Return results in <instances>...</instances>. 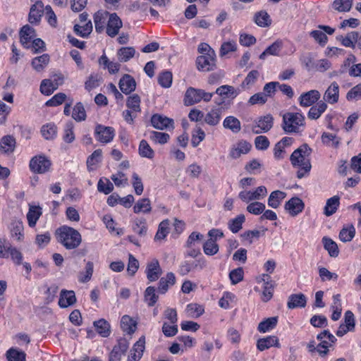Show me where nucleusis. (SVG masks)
<instances>
[{"label": "nucleus", "mask_w": 361, "mask_h": 361, "mask_svg": "<svg viewBox=\"0 0 361 361\" xmlns=\"http://www.w3.org/2000/svg\"><path fill=\"white\" fill-rule=\"evenodd\" d=\"M311 149L307 145H302L291 154L290 160L294 167L298 168L297 177L302 178L307 176L312 168L310 163Z\"/></svg>", "instance_id": "f257e3e1"}, {"label": "nucleus", "mask_w": 361, "mask_h": 361, "mask_svg": "<svg viewBox=\"0 0 361 361\" xmlns=\"http://www.w3.org/2000/svg\"><path fill=\"white\" fill-rule=\"evenodd\" d=\"M57 241L67 250H73L79 247L82 243V236L76 229L62 226L55 233Z\"/></svg>", "instance_id": "f03ea898"}, {"label": "nucleus", "mask_w": 361, "mask_h": 361, "mask_svg": "<svg viewBox=\"0 0 361 361\" xmlns=\"http://www.w3.org/2000/svg\"><path fill=\"white\" fill-rule=\"evenodd\" d=\"M305 116L302 114L287 112L283 116V129L289 133H299L305 128Z\"/></svg>", "instance_id": "7ed1b4c3"}, {"label": "nucleus", "mask_w": 361, "mask_h": 361, "mask_svg": "<svg viewBox=\"0 0 361 361\" xmlns=\"http://www.w3.org/2000/svg\"><path fill=\"white\" fill-rule=\"evenodd\" d=\"M213 93L206 92L200 89H195L189 87L185 94L184 102L186 105H192L201 102H209L212 97Z\"/></svg>", "instance_id": "20e7f679"}, {"label": "nucleus", "mask_w": 361, "mask_h": 361, "mask_svg": "<svg viewBox=\"0 0 361 361\" xmlns=\"http://www.w3.org/2000/svg\"><path fill=\"white\" fill-rule=\"evenodd\" d=\"M267 195V189L261 185L253 190H243L238 194V197L245 203L258 202L263 200Z\"/></svg>", "instance_id": "39448f33"}, {"label": "nucleus", "mask_w": 361, "mask_h": 361, "mask_svg": "<svg viewBox=\"0 0 361 361\" xmlns=\"http://www.w3.org/2000/svg\"><path fill=\"white\" fill-rule=\"evenodd\" d=\"M51 166V161L44 156L34 157L30 161V169L35 173H44Z\"/></svg>", "instance_id": "423d86ee"}, {"label": "nucleus", "mask_w": 361, "mask_h": 361, "mask_svg": "<svg viewBox=\"0 0 361 361\" xmlns=\"http://www.w3.org/2000/svg\"><path fill=\"white\" fill-rule=\"evenodd\" d=\"M95 138L102 144L111 142L115 136V130L112 127L97 125L94 130Z\"/></svg>", "instance_id": "0eeeda50"}, {"label": "nucleus", "mask_w": 361, "mask_h": 361, "mask_svg": "<svg viewBox=\"0 0 361 361\" xmlns=\"http://www.w3.org/2000/svg\"><path fill=\"white\" fill-rule=\"evenodd\" d=\"M152 126L159 130H173L174 128V121L165 116L156 114L151 118Z\"/></svg>", "instance_id": "6e6552de"}, {"label": "nucleus", "mask_w": 361, "mask_h": 361, "mask_svg": "<svg viewBox=\"0 0 361 361\" xmlns=\"http://www.w3.org/2000/svg\"><path fill=\"white\" fill-rule=\"evenodd\" d=\"M128 347L129 343L126 339H119L109 355V361H121Z\"/></svg>", "instance_id": "1a4fd4ad"}, {"label": "nucleus", "mask_w": 361, "mask_h": 361, "mask_svg": "<svg viewBox=\"0 0 361 361\" xmlns=\"http://www.w3.org/2000/svg\"><path fill=\"white\" fill-rule=\"evenodd\" d=\"M123 23L121 18L115 13H109L106 26V34L111 37H115L122 27Z\"/></svg>", "instance_id": "9d476101"}, {"label": "nucleus", "mask_w": 361, "mask_h": 361, "mask_svg": "<svg viewBox=\"0 0 361 361\" xmlns=\"http://www.w3.org/2000/svg\"><path fill=\"white\" fill-rule=\"evenodd\" d=\"M325 103L329 104H336L339 100V85L334 81L327 87L323 95Z\"/></svg>", "instance_id": "9b49d317"}, {"label": "nucleus", "mask_w": 361, "mask_h": 361, "mask_svg": "<svg viewBox=\"0 0 361 361\" xmlns=\"http://www.w3.org/2000/svg\"><path fill=\"white\" fill-rule=\"evenodd\" d=\"M318 28L319 30H312L310 35L316 42L324 46L327 42L328 39L326 34L324 32L329 35H332L335 30L328 25H319Z\"/></svg>", "instance_id": "f8f14e48"}, {"label": "nucleus", "mask_w": 361, "mask_h": 361, "mask_svg": "<svg viewBox=\"0 0 361 361\" xmlns=\"http://www.w3.org/2000/svg\"><path fill=\"white\" fill-rule=\"evenodd\" d=\"M321 97V94L318 90H312L302 93L298 99L299 104L302 107H308L313 105Z\"/></svg>", "instance_id": "ddd939ff"}, {"label": "nucleus", "mask_w": 361, "mask_h": 361, "mask_svg": "<svg viewBox=\"0 0 361 361\" xmlns=\"http://www.w3.org/2000/svg\"><path fill=\"white\" fill-rule=\"evenodd\" d=\"M284 207L290 216H295L302 212L305 204L300 198L294 197L286 202Z\"/></svg>", "instance_id": "4468645a"}, {"label": "nucleus", "mask_w": 361, "mask_h": 361, "mask_svg": "<svg viewBox=\"0 0 361 361\" xmlns=\"http://www.w3.org/2000/svg\"><path fill=\"white\" fill-rule=\"evenodd\" d=\"M273 121L274 118L270 114L259 118L253 126V131L257 134L269 131L273 126Z\"/></svg>", "instance_id": "2eb2a0df"}, {"label": "nucleus", "mask_w": 361, "mask_h": 361, "mask_svg": "<svg viewBox=\"0 0 361 361\" xmlns=\"http://www.w3.org/2000/svg\"><path fill=\"white\" fill-rule=\"evenodd\" d=\"M145 348V338L142 336L133 345L128 357V361H139L142 355Z\"/></svg>", "instance_id": "dca6fc26"}, {"label": "nucleus", "mask_w": 361, "mask_h": 361, "mask_svg": "<svg viewBox=\"0 0 361 361\" xmlns=\"http://www.w3.org/2000/svg\"><path fill=\"white\" fill-rule=\"evenodd\" d=\"M197 66L202 71H209L215 66V54L201 55L197 58Z\"/></svg>", "instance_id": "f3484780"}, {"label": "nucleus", "mask_w": 361, "mask_h": 361, "mask_svg": "<svg viewBox=\"0 0 361 361\" xmlns=\"http://www.w3.org/2000/svg\"><path fill=\"white\" fill-rule=\"evenodd\" d=\"M251 149V145L247 141L242 140L233 145L229 152L232 159H238L243 154H247Z\"/></svg>", "instance_id": "a211bd4d"}, {"label": "nucleus", "mask_w": 361, "mask_h": 361, "mask_svg": "<svg viewBox=\"0 0 361 361\" xmlns=\"http://www.w3.org/2000/svg\"><path fill=\"white\" fill-rule=\"evenodd\" d=\"M119 88L125 94H129L136 88L135 79L128 74H125L119 80Z\"/></svg>", "instance_id": "6ab92c4d"}, {"label": "nucleus", "mask_w": 361, "mask_h": 361, "mask_svg": "<svg viewBox=\"0 0 361 361\" xmlns=\"http://www.w3.org/2000/svg\"><path fill=\"white\" fill-rule=\"evenodd\" d=\"M161 269L157 259H154L147 264L146 268V274L149 281H157L161 276Z\"/></svg>", "instance_id": "aec40b11"}, {"label": "nucleus", "mask_w": 361, "mask_h": 361, "mask_svg": "<svg viewBox=\"0 0 361 361\" xmlns=\"http://www.w3.org/2000/svg\"><path fill=\"white\" fill-rule=\"evenodd\" d=\"M36 35L33 27L29 25H24L20 32V42L27 49L30 47V42L35 39Z\"/></svg>", "instance_id": "412c9836"}, {"label": "nucleus", "mask_w": 361, "mask_h": 361, "mask_svg": "<svg viewBox=\"0 0 361 361\" xmlns=\"http://www.w3.org/2000/svg\"><path fill=\"white\" fill-rule=\"evenodd\" d=\"M76 302L75 294L73 290H62L60 293L59 305L61 308H66L74 305Z\"/></svg>", "instance_id": "4be33fe9"}, {"label": "nucleus", "mask_w": 361, "mask_h": 361, "mask_svg": "<svg viewBox=\"0 0 361 361\" xmlns=\"http://www.w3.org/2000/svg\"><path fill=\"white\" fill-rule=\"evenodd\" d=\"M109 13L105 11H99L94 16L95 30L97 32H102L106 28Z\"/></svg>", "instance_id": "5701e85b"}, {"label": "nucleus", "mask_w": 361, "mask_h": 361, "mask_svg": "<svg viewBox=\"0 0 361 361\" xmlns=\"http://www.w3.org/2000/svg\"><path fill=\"white\" fill-rule=\"evenodd\" d=\"M261 280L264 281L263 291L262 294V300L264 302H267L273 296L274 285L273 282L270 281L269 274H263L261 276Z\"/></svg>", "instance_id": "b1692460"}, {"label": "nucleus", "mask_w": 361, "mask_h": 361, "mask_svg": "<svg viewBox=\"0 0 361 361\" xmlns=\"http://www.w3.org/2000/svg\"><path fill=\"white\" fill-rule=\"evenodd\" d=\"M44 4L42 2L35 3L30 8L28 20L31 24H37L43 14Z\"/></svg>", "instance_id": "393cba45"}, {"label": "nucleus", "mask_w": 361, "mask_h": 361, "mask_svg": "<svg viewBox=\"0 0 361 361\" xmlns=\"http://www.w3.org/2000/svg\"><path fill=\"white\" fill-rule=\"evenodd\" d=\"M280 347L279 341L274 336H269L262 338H259L257 342V348L260 351H264L271 347Z\"/></svg>", "instance_id": "a878e982"}, {"label": "nucleus", "mask_w": 361, "mask_h": 361, "mask_svg": "<svg viewBox=\"0 0 361 361\" xmlns=\"http://www.w3.org/2000/svg\"><path fill=\"white\" fill-rule=\"evenodd\" d=\"M133 231L139 236H145L147 232V220L145 217H135L132 221Z\"/></svg>", "instance_id": "bb28decb"}, {"label": "nucleus", "mask_w": 361, "mask_h": 361, "mask_svg": "<svg viewBox=\"0 0 361 361\" xmlns=\"http://www.w3.org/2000/svg\"><path fill=\"white\" fill-rule=\"evenodd\" d=\"M215 93L224 98L234 99L240 93V90L231 85H224L218 87Z\"/></svg>", "instance_id": "cd10ccee"}, {"label": "nucleus", "mask_w": 361, "mask_h": 361, "mask_svg": "<svg viewBox=\"0 0 361 361\" xmlns=\"http://www.w3.org/2000/svg\"><path fill=\"white\" fill-rule=\"evenodd\" d=\"M340 205V197L334 195L329 198L324 207V214L326 216H330L335 214L338 210Z\"/></svg>", "instance_id": "c85d7f7f"}, {"label": "nucleus", "mask_w": 361, "mask_h": 361, "mask_svg": "<svg viewBox=\"0 0 361 361\" xmlns=\"http://www.w3.org/2000/svg\"><path fill=\"white\" fill-rule=\"evenodd\" d=\"M99 64L104 69H107L110 74L118 73L121 66L118 62L109 61L104 54L99 59Z\"/></svg>", "instance_id": "c756f323"}, {"label": "nucleus", "mask_w": 361, "mask_h": 361, "mask_svg": "<svg viewBox=\"0 0 361 361\" xmlns=\"http://www.w3.org/2000/svg\"><path fill=\"white\" fill-rule=\"evenodd\" d=\"M286 197V193L281 190H274L271 192L268 198V206L273 208H278Z\"/></svg>", "instance_id": "7c9ffc66"}, {"label": "nucleus", "mask_w": 361, "mask_h": 361, "mask_svg": "<svg viewBox=\"0 0 361 361\" xmlns=\"http://www.w3.org/2000/svg\"><path fill=\"white\" fill-rule=\"evenodd\" d=\"M306 303L307 298L304 294H292L289 296L287 306L289 309L305 307Z\"/></svg>", "instance_id": "2f4dec72"}, {"label": "nucleus", "mask_w": 361, "mask_h": 361, "mask_svg": "<svg viewBox=\"0 0 361 361\" xmlns=\"http://www.w3.org/2000/svg\"><path fill=\"white\" fill-rule=\"evenodd\" d=\"M337 39L343 46L355 49L357 47V32L352 31L348 32L345 36H338Z\"/></svg>", "instance_id": "473e14b6"}, {"label": "nucleus", "mask_w": 361, "mask_h": 361, "mask_svg": "<svg viewBox=\"0 0 361 361\" xmlns=\"http://www.w3.org/2000/svg\"><path fill=\"white\" fill-rule=\"evenodd\" d=\"M222 111L219 108L212 109L204 116V122L212 126H216L219 123L221 116Z\"/></svg>", "instance_id": "72a5a7b5"}, {"label": "nucleus", "mask_w": 361, "mask_h": 361, "mask_svg": "<svg viewBox=\"0 0 361 361\" xmlns=\"http://www.w3.org/2000/svg\"><path fill=\"white\" fill-rule=\"evenodd\" d=\"M327 107V104L324 102L320 101L317 102V104L310 107L307 114L308 118L312 120L318 119L326 111Z\"/></svg>", "instance_id": "f704fd0d"}, {"label": "nucleus", "mask_w": 361, "mask_h": 361, "mask_svg": "<svg viewBox=\"0 0 361 361\" xmlns=\"http://www.w3.org/2000/svg\"><path fill=\"white\" fill-rule=\"evenodd\" d=\"M102 160V149L94 150L87 159V168L89 171H94L97 169L99 164Z\"/></svg>", "instance_id": "c9c22d12"}, {"label": "nucleus", "mask_w": 361, "mask_h": 361, "mask_svg": "<svg viewBox=\"0 0 361 361\" xmlns=\"http://www.w3.org/2000/svg\"><path fill=\"white\" fill-rule=\"evenodd\" d=\"M152 211L151 202L149 198L139 199L133 206L135 214H149Z\"/></svg>", "instance_id": "e433bc0d"}, {"label": "nucleus", "mask_w": 361, "mask_h": 361, "mask_svg": "<svg viewBox=\"0 0 361 361\" xmlns=\"http://www.w3.org/2000/svg\"><path fill=\"white\" fill-rule=\"evenodd\" d=\"M322 142L327 146L334 149H337L341 143V139L336 135L324 132L321 137Z\"/></svg>", "instance_id": "4c0bfd02"}, {"label": "nucleus", "mask_w": 361, "mask_h": 361, "mask_svg": "<svg viewBox=\"0 0 361 361\" xmlns=\"http://www.w3.org/2000/svg\"><path fill=\"white\" fill-rule=\"evenodd\" d=\"M176 283V277L173 273L169 272L166 276L161 278L159 283V291L164 294L165 293L170 286H173Z\"/></svg>", "instance_id": "58836bf2"}, {"label": "nucleus", "mask_w": 361, "mask_h": 361, "mask_svg": "<svg viewBox=\"0 0 361 361\" xmlns=\"http://www.w3.org/2000/svg\"><path fill=\"white\" fill-rule=\"evenodd\" d=\"M11 235L13 238L18 241H23L24 239V226L22 221H15L11 226Z\"/></svg>", "instance_id": "ea45409f"}, {"label": "nucleus", "mask_w": 361, "mask_h": 361, "mask_svg": "<svg viewBox=\"0 0 361 361\" xmlns=\"http://www.w3.org/2000/svg\"><path fill=\"white\" fill-rule=\"evenodd\" d=\"M137 322L128 315H124L121 320V327L122 330L128 334H132L136 330Z\"/></svg>", "instance_id": "a19ab883"}, {"label": "nucleus", "mask_w": 361, "mask_h": 361, "mask_svg": "<svg viewBox=\"0 0 361 361\" xmlns=\"http://www.w3.org/2000/svg\"><path fill=\"white\" fill-rule=\"evenodd\" d=\"M42 215V209L39 207L31 206L27 214V223L30 227L35 226L38 219Z\"/></svg>", "instance_id": "79ce46f5"}, {"label": "nucleus", "mask_w": 361, "mask_h": 361, "mask_svg": "<svg viewBox=\"0 0 361 361\" xmlns=\"http://www.w3.org/2000/svg\"><path fill=\"white\" fill-rule=\"evenodd\" d=\"M254 22L259 27H266L271 25V19L268 13L265 11L257 12L254 16Z\"/></svg>", "instance_id": "37998d69"}, {"label": "nucleus", "mask_w": 361, "mask_h": 361, "mask_svg": "<svg viewBox=\"0 0 361 361\" xmlns=\"http://www.w3.org/2000/svg\"><path fill=\"white\" fill-rule=\"evenodd\" d=\"M322 243L324 249L328 252L331 257H336L338 255L339 250L338 245L332 239L324 236L322 238Z\"/></svg>", "instance_id": "c03bdc74"}, {"label": "nucleus", "mask_w": 361, "mask_h": 361, "mask_svg": "<svg viewBox=\"0 0 361 361\" xmlns=\"http://www.w3.org/2000/svg\"><path fill=\"white\" fill-rule=\"evenodd\" d=\"M8 361H26V354L16 348H11L6 353Z\"/></svg>", "instance_id": "a18cd8bd"}, {"label": "nucleus", "mask_w": 361, "mask_h": 361, "mask_svg": "<svg viewBox=\"0 0 361 361\" xmlns=\"http://www.w3.org/2000/svg\"><path fill=\"white\" fill-rule=\"evenodd\" d=\"M331 309L332 310L331 319L334 321L338 320L342 312L341 295L339 294L333 296V302Z\"/></svg>", "instance_id": "49530a36"}, {"label": "nucleus", "mask_w": 361, "mask_h": 361, "mask_svg": "<svg viewBox=\"0 0 361 361\" xmlns=\"http://www.w3.org/2000/svg\"><path fill=\"white\" fill-rule=\"evenodd\" d=\"M317 338L320 341L319 344L326 346L328 349L336 341L335 336L328 330L319 334Z\"/></svg>", "instance_id": "de8ad7c7"}, {"label": "nucleus", "mask_w": 361, "mask_h": 361, "mask_svg": "<svg viewBox=\"0 0 361 361\" xmlns=\"http://www.w3.org/2000/svg\"><path fill=\"white\" fill-rule=\"evenodd\" d=\"M170 221L168 219L162 221L158 227V230L154 236V240L160 242L166 238L169 233Z\"/></svg>", "instance_id": "09e8293b"}, {"label": "nucleus", "mask_w": 361, "mask_h": 361, "mask_svg": "<svg viewBox=\"0 0 361 361\" xmlns=\"http://www.w3.org/2000/svg\"><path fill=\"white\" fill-rule=\"evenodd\" d=\"M282 48L281 41H276L269 47H268L260 55L259 59L264 60L269 55L278 56Z\"/></svg>", "instance_id": "8fccbe9b"}, {"label": "nucleus", "mask_w": 361, "mask_h": 361, "mask_svg": "<svg viewBox=\"0 0 361 361\" xmlns=\"http://www.w3.org/2000/svg\"><path fill=\"white\" fill-rule=\"evenodd\" d=\"M16 140L11 135L3 137L0 141V150L4 153L12 152L15 148Z\"/></svg>", "instance_id": "3c124183"}, {"label": "nucleus", "mask_w": 361, "mask_h": 361, "mask_svg": "<svg viewBox=\"0 0 361 361\" xmlns=\"http://www.w3.org/2000/svg\"><path fill=\"white\" fill-rule=\"evenodd\" d=\"M49 55L44 54L42 56L34 58L32 61V66L36 71L40 72L45 68V67L49 63Z\"/></svg>", "instance_id": "603ef678"}, {"label": "nucleus", "mask_w": 361, "mask_h": 361, "mask_svg": "<svg viewBox=\"0 0 361 361\" xmlns=\"http://www.w3.org/2000/svg\"><path fill=\"white\" fill-rule=\"evenodd\" d=\"M245 221V216L243 214H239L228 221V227L233 233H236L243 228V224Z\"/></svg>", "instance_id": "864d4df0"}, {"label": "nucleus", "mask_w": 361, "mask_h": 361, "mask_svg": "<svg viewBox=\"0 0 361 361\" xmlns=\"http://www.w3.org/2000/svg\"><path fill=\"white\" fill-rule=\"evenodd\" d=\"M185 312L188 317L198 318L204 312V308L201 305L190 303L187 305Z\"/></svg>", "instance_id": "5fc2aeb1"}, {"label": "nucleus", "mask_w": 361, "mask_h": 361, "mask_svg": "<svg viewBox=\"0 0 361 361\" xmlns=\"http://www.w3.org/2000/svg\"><path fill=\"white\" fill-rule=\"evenodd\" d=\"M355 235V228L352 224L343 226L339 233V238L343 242H350Z\"/></svg>", "instance_id": "6e6d98bb"}, {"label": "nucleus", "mask_w": 361, "mask_h": 361, "mask_svg": "<svg viewBox=\"0 0 361 361\" xmlns=\"http://www.w3.org/2000/svg\"><path fill=\"white\" fill-rule=\"evenodd\" d=\"M140 103L141 99L140 96L137 94H133L128 97L126 106L129 110L137 114L141 111Z\"/></svg>", "instance_id": "4d7b16f0"}, {"label": "nucleus", "mask_w": 361, "mask_h": 361, "mask_svg": "<svg viewBox=\"0 0 361 361\" xmlns=\"http://www.w3.org/2000/svg\"><path fill=\"white\" fill-rule=\"evenodd\" d=\"M277 317H273L261 322L257 329L261 333H266L273 329L277 324Z\"/></svg>", "instance_id": "13d9d810"}, {"label": "nucleus", "mask_w": 361, "mask_h": 361, "mask_svg": "<svg viewBox=\"0 0 361 361\" xmlns=\"http://www.w3.org/2000/svg\"><path fill=\"white\" fill-rule=\"evenodd\" d=\"M139 154L142 157L152 159L154 157V152L145 140H142L139 145Z\"/></svg>", "instance_id": "bf43d9fd"}, {"label": "nucleus", "mask_w": 361, "mask_h": 361, "mask_svg": "<svg viewBox=\"0 0 361 361\" xmlns=\"http://www.w3.org/2000/svg\"><path fill=\"white\" fill-rule=\"evenodd\" d=\"M223 126L225 128L230 129L233 133H238L240 130V122L234 116H227L224 122Z\"/></svg>", "instance_id": "052dcab7"}, {"label": "nucleus", "mask_w": 361, "mask_h": 361, "mask_svg": "<svg viewBox=\"0 0 361 361\" xmlns=\"http://www.w3.org/2000/svg\"><path fill=\"white\" fill-rule=\"evenodd\" d=\"M97 333L102 337H108L110 334V325L104 319H99L94 322Z\"/></svg>", "instance_id": "680f3d73"}, {"label": "nucleus", "mask_w": 361, "mask_h": 361, "mask_svg": "<svg viewBox=\"0 0 361 361\" xmlns=\"http://www.w3.org/2000/svg\"><path fill=\"white\" fill-rule=\"evenodd\" d=\"M41 133L46 140L54 139L57 134V128L54 123H47L42 126Z\"/></svg>", "instance_id": "e2e57ef3"}, {"label": "nucleus", "mask_w": 361, "mask_h": 361, "mask_svg": "<svg viewBox=\"0 0 361 361\" xmlns=\"http://www.w3.org/2000/svg\"><path fill=\"white\" fill-rule=\"evenodd\" d=\"M135 49L130 47H122L119 49L117 52L118 59L121 62H126L129 61L135 56Z\"/></svg>", "instance_id": "0e129e2a"}, {"label": "nucleus", "mask_w": 361, "mask_h": 361, "mask_svg": "<svg viewBox=\"0 0 361 361\" xmlns=\"http://www.w3.org/2000/svg\"><path fill=\"white\" fill-rule=\"evenodd\" d=\"M74 31L76 33V35L82 37H87L92 31V24L91 20H89L87 23H85V24L75 25Z\"/></svg>", "instance_id": "69168bd1"}, {"label": "nucleus", "mask_w": 361, "mask_h": 361, "mask_svg": "<svg viewBox=\"0 0 361 361\" xmlns=\"http://www.w3.org/2000/svg\"><path fill=\"white\" fill-rule=\"evenodd\" d=\"M94 265L92 262H87L85 265V271H80L78 274V281L81 283L88 282L92 276Z\"/></svg>", "instance_id": "338daca9"}, {"label": "nucleus", "mask_w": 361, "mask_h": 361, "mask_svg": "<svg viewBox=\"0 0 361 361\" xmlns=\"http://www.w3.org/2000/svg\"><path fill=\"white\" fill-rule=\"evenodd\" d=\"M97 190L100 192L108 195L114 190V185L108 178H101L97 183Z\"/></svg>", "instance_id": "774afa93"}]
</instances>
